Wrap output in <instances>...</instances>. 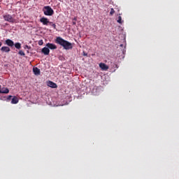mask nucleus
I'll list each match as a JSON object with an SVG mask.
<instances>
[{
	"label": "nucleus",
	"mask_w": 179,
	"mask_h": 179,
	"mask_svg": "<svg viewBox=\"0 0 179 179\" xmlns=\"http://www.w3.org/2000/svg\"><path fill=\"white\" fill-rule=\"evenodd\" d=\"M55 43L59 45H62L64 50H72V48H73L72 43L68 41H65L64 38H61V36L57 37Z\"/></svg>",
	"instance_id": "1"
},
{
	"label": "nucleus",
	"mask_w": 179,
	"mask_h": 179,
	"mask_svg": "<svg viewBox=\"0 0 179 179\" xmlns=\"http://www.w3.org/2000/svg\"><path fill=\"white\" fill-rule=\"evenodd\" d=\"M43 12L45 16H52L54 15V10L50 6H45L43 8Z\"/></svg>",
	"instance_id": "2"
},
{
	"label": "nucleus",
	"mask_w": 179,
	"mask_h": 179,
	"mask_svg": "<svg viewBox=\"0 0 179 179\" xmlns=\"http://www.w3.org/2000/svg\"><path fill=\"white\" fill-rule=\"evenodd\" d=\"M3 19L6 22H9V23H15V22H16V20L9 14L3 15Z\"/></svg>",
	"instance_id": "3"
},
{
	"label": "nucleus",
	"mask_w": 179,
	"mask_h": 179,
	"mask_svg": "<svg viewBox=\"0 0 179 179\" xmlns=\"http://www.w3.org/2000/svg\"><path fill=\"white\" fill-rule=\"evenodd\" d=\"M40 22L44 26H48V24L50 23V20H48V18L45 17H43L40 19Z\"/></svg>",
	"instance_id": "4"
},
{
	"label": "nucleus",
	"mask_w": 179,
	"mask_h": 179,
	"mask_svg": "<svg viewBox=\"0 0 179 179\" xmlns=\"http://www.w3.org/2000/svg\"><path fill=\"white\" fill-rule=\"evenodd\" d=\"M48 86L49 87H52V89H57V87H58V85H57V83H55L52 81H49L48 83Z\"/></svg>",
	"instance_id": "5"
},
{
	"label": "nucleus",
	"mask_w": 179,
	"mask_h": 179,
	"mask_svg": "<svg viewBox=\"0 0 179 179\" xmlns=\"http://www.w3.org/2000/svg\"><path fill=\"white\" fill-rule=\"evenodd\" d=\"M46 47H48L50 50H57V45L54 43H48L46 44Z\"/></svg>",
	"instance_id": "6"
},
{
	"label": "nucleus",
	"mask_w": 179,
	"mask_h": 179,
	"mask_svg": "<svg viewBox=\"0 0 179 179\" xmlns=\"http://www.w3.org/2000/svg\"><path fill=\"white\" fill-rule=\"evenodd\" d=\"M41 52L42 54H44V55H50V49H48V47H45L42 48Z\"/></svg>",
	"instance_id": "7"
},
{
	"label": "nucleus",
	"mask_w": 179,
	"mask_h": 179,
	"mask_svg": "<svg viewBox=\"0 0 179 179\" xmlns=\"http://www.w3.org/2000/svg\"><path fill=\"white\" fill-rule=\"evenodd\" d=\"M99 68H101V69L102 71H107L108 69V66H107L106 64L104 63H100L99 64Z\"/></svg>",
	"instance_id": "8"
},
{
	"label": "nucleus",
	"mask_w": 179,
	"mask_h": 179,
	"mask_svg": "<svg viewBox=\"0 0 179 179\" xmlns=\"http://www.w3.org/2000/svg\"><path fill=\"white\" fill-rule=\"evenodd\" d=\"M0 93L3 94H8V93H9V89H8V87H2L0 90Z\"/></svg>",
	"instance_id": "9"
},
{
	"label": "nucleus",
	"mask_w": 179,
	"mask_h": 179,
	"mask_svg": "<svg viewBox=\"0 0 179 179\" xmlns=\"http://www.w3.org/2000/svg\"><path fill=\"white\" fill-rule=\"evenodd\" d=\"M6 44L8 45V47H13V45H15V43L10 39L6 40Z\"/></svg>",
	"instance_id": "10"
},
{
	"label": "nucleus",
	"mask_w": 179,
	"mask_h": 179,
	"mask_svg": "<svg viewBox=\"0 0 179 179\" xmlns=\"http://www.w3.org/2000/svg\"><path fill=\"white\" fill-rule=\"evenodd\" d=\"M1 51L3 52H9L10 51V48L8 46H3L1 48Z\"/></svg>",
	"instance_id": "11"
},
{
	"label": "nucleus",
	"mask_w": 179,
	"mask_h": 179,
	"mask_svg": "<svg viewBox=\"0 0 179 179\" xmlns=\"http://www.w3.org/2000/svg\"><path fill=\"white\" fill-rule=\"evenodd\" d=\"M19 103V99L17 96H13L11 100V104H17Z\"/></svg>",
	"instance_id": "12"
},
{
	"label": "nucleus",
	"mask_w": 179,
	"mask_h": 179,
	"mask_svg": "<svg viewBox=\"0 0 179 179\" xmlns=\"http://www.w3.org/2000/svg\"><path fill=\"white\" fill-rule=\"evenodd\" d=\"M33 72H34V75H40V70L37 67L33 68Z\"/></svg>",
	"instance_id": "13"
},
{
	"label": "nucleus",
	"mask_w": 179,
	"mask_h": 179,
	"mask_svg": "<svg viewBox=\"0 0 179 179\" xmlns=\"http://www.w3.org/2000/svg\"><path fill=\"white\" fill-rule=\"evenodd\" d=\"M48 24H50V26H52V27H53L55 30H57V25L55 24V23H53L52 22L49 21Z\"/></svg>",
	"instance_id": "14"
},
{
	"label": "nucleus",
	"mask_w": 179,
	"mask_h": 179,
	"mask_svg": "<svg viewBox=\"0 0 179 179\" xmlns=\"http://www.w3.org/2000/svg\"><path fill=\"white\" fill-rule=\"evenodd\" d=\"M15 47L17 50H20L22 48V44H20V43H16Z\"/></svg>",
	"instance_id": "15"
},
{
	"label": "nucleus",
	"mask_w": 179,
	"mask_h": 179,
	"mask_svg": "<svg viewBox=\"0 0 179 179\" xmlns=\"http://www.w3.org/2000/svg\"><path fill=\"white\" fill-rule=\"evenodd\" d=\"M117 23H120L121 24V23H122V18L121 17V16H119L117 17Z\"/></svg>",
	"instance_id": "16"
},
{
	"label": "nucleus",
	"mask_w": 179,
	"mask_h": 179,
	"mask_svg": "<svg viewBox=\"0 0 179 179\" xmlns=\"http://www.w3.org/2000/svg\"><path fill=\"white\" fill-rule=\"evenodd\" d=\"M18 54L22 57H24L26 55V54H24V52H23V50H20Z\"/></svg>",
	"instance_id": "17"
},
{
	"label": "nucleus",
	"mask_w": 179,
	"mask_h": 179,
	"mask_svg": "<svg viewBox=\"0 0 179 179\" xmlns=\"http://www.w3.org/2000/svg\"><path fill=\"white\" fill-rule=\"evenodd\" d=\"M114 13H115V10H114V8H111L110 12V16H113V15H114Z\"/></svg>",
	"instance_id": "18"
},
{
	"label": "nucleus",
	"mask_w": 179,
	"mask_h": 179,
	"mask_svg": "<svg viewBox=\"0 0 179 179\" xmlns=\"http://www.w3.org/2000/svg\"><path fill=\"white\" fill-rule=\"evenodd\" d=\"M6 96H1L0 97V100H3V101H6Z\"/></svg>",
	"instance_id": "19"
},
{
	"label": "nucleus",
	"mask_w": 179,
	"mask_h": 179,
	"mask_svg": "<svg viewBox=\"0 0 179 179\" xmlns=\"http://www.w3.org/2000/svg\"><path fill=\"white\" fill-rule=\"evenodd\" d=\"M10 99H12V95L8 96V97H6V101H9Z\"/></svg>",
	"instance_id": "20"
},
{
	"label": "nucleus",
	"mask_w": 179,
	"mask_h": 179,
	"mask_svg": "<svg viewBox=\"0 0 179 179\" xmlns=\"http://www.w3.org/2000/svg\"><path fill=\"white\" fill-rule=\"evenodd\" d=\"M44 44V42H43V40H41L38 41V45H43Z\"/></svg>",
	"instance_id": "21"
},
{
	"label": "nucleus",
	"mask_w": 179,
	"mask_h": 179,
	"mask_svg": "<svg viewBox=\"0 0 179 179\" xmlns=\"http://www.w3.org/2000/svg\"><path fill=\"white\" fill-rule=\"evenodd\" d=\"M24 48H28V50H30V47H29V45H26L24 46Z\"/></svg>",
	"instance_id": "22"
},
{
	"label": "nucleus",
	"mask_w": 179,
	"mask_h": 179,
	"mask_svg": "<svg viewBox=\"0 0 179 179\" xmlns=\"http://www.w3.org/2000/svg\"><path fill=\"white\" fill-rule=\"evenodd\" d=\"M73 25L76 24V22H73Z\"/></svg>",
	"instance_id": "23"
},
{
	"label": "nucleus",
	"mask_w": 179,
	"mask_h": 179,
	"mask_svg": "<svg viewBox=\"0 0 179 179\" xmlns=\"http://www.w3.org/2000/svg\"><path fill=\"white\" fill-rule=\"evenodd\" d=\"M0 47H2V42H0Z\"/></svg>",
	"instance_id": "24"
},
{
	"label": "nucleus",
	"mask_w": 179,
	"mask_h": 179,
	"mask_svg": "<svg viewBox=\"0 0 179 179\" xmlns=\"http://www.w3.org/2000/svg\"><path fill=\"white\" fill-rule=\"evenodd\" d=\"M84 55L85 56H87V53H84Z\"/></svg>",
	"instance_id": "25"
},
{
	"label": "nucleus",
	"mask_w": 179,
	"mask_h": 179,
	"mask_svg": "<svg viewBox=\"0 0 179 179\" xmlns=\"http://www.w3.org/2000/svg\"><path fill=\"white\" fill-rule=\"evenodd\" d=\"M120 47H124V45H123V44H121V45H120Z\"/></svg>",
	"instance_id": "26"
}]
</instances>
